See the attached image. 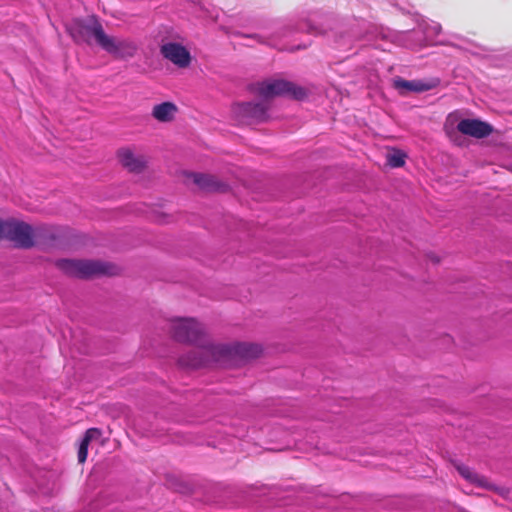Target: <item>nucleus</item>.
<instances>
[{
	"mask_svg": "<svg viewBox=\"0 0 512 512\" xmlns=\"http://www.w3.org/2000/svg\"><path fill=\"white\" fill-rule=\"evenodd\" d=\"M160 53L163 58L170 61L179 68H186L191 63L190 52L180 43H164L160 47Z\"/></svg>",
	"mask_w": 512,
	"mask_h": 512,
	"instance_id": "nucleus-7",
	"label": "nucleus"
},
{
	"mask_svg": "<svg viewBox=\"0 0 512 512\" xmlns=\"http://www.w3.org/2000/svg\"><path fill=\"white\" fill-rule=\"evenodd\" d=\"M67 31L76 43L90 44L94 39L100 47L107 35L101 23L94 16L86 19H74L67 25Z\"/></svg>",
	"mask_w": 512,
	"mask_h": 512,
	"instance_id": "nucleus-5",
	"label": "nucleus"
},
{
	"mask_svg": "<svg viewBox=\"0 0 512 512\" xmlns=\"http://www.w3.org/2000/svg\"><path fill=\"white\" fill-rule=\"evenodd\" d=\"M406 155L399 150H394L387 155V162L391 167H402L405 164Z\"/></svg>",
	"mask_w": 512,
	"mask_h": 512,
	"instance_id": "nucleus-17",
	"label": "nucleus"
},
{
	"mask_svg": "<svg viewBox=\"0 0 512 512\" xmlns=\"http://www.w3.org/2000/svg\"><path fill=\"white\" fill-rule=\"evenodd\" d=\"M308 46V44L298 45V46H291V47H282L281 49H285L288 51H296L298 49H304Z\"/></svg>",
	"mask_w": 512,
	"mask_h": 512,
	"instance_id": "nucleus-18",
	"label": "nucleus"
},
{
	"mask_svg": "<svg viewBox=\"0 0 512 512\" xmlns=\"http://www.w3.org/2000/svg\"><path fill=\"white\" fill-rule=\"evenodd\" d=\"M178 111L177 106L172 102L157 104L152 109V116L159 122H170Z\"/></svg>",
	"mask_w": 512,
	"mask_h": 512,
	"instance_id": "nucleus-15",
	"label": "nucleus"
},
{
	"mask_svg": "<svg viewBox=\"0 0 512 512\" xmlns=\"http://www.w3.org/2000/svg\"><path fill=\"white\" fill-rule=\"evenodd\" d=\"M393 87L401 95H406L409 92L421 93L431 90L435 87L431 82L423 80H405L401 77H396L393 80Z\"/></svg>",
	"mask_w": 512,
	"mask_h": 512,
	"instance_id": "nucleus-11",
	"label": "nucleus"
},
{
	"mask_svg": "<svg viewBox=\"0 0 512 512\" xmlns=\"http://www.w3.org/2000/svg\"><path fill=\"white\" fill-rule=\"evenodd\" d=\"M457 129L464 135L484 138L490 135L492 128L489 124L476 119H463L457 124Z\"/></svg>",
	"mask_w": 512,
	"mask_h": 512,
	"instance_id": "nucleus-10",
	"label": "nucleus"
},
{
	"mask_svg": "<svg viewBox=\"0 0 512 512\" xmlns=\"http://www.w3.org/2000/svg\"><path fill=\"white\" fill-rule=\"evenodd\" d=\"M101 436V432L97 428H90L86 431L78 450V461L80 463H83L87 458V451H88V445L89 443L94 440L98 439Z\"/></svg>",
	"mask_w": 512,
	"mask_h": 512,
	"instance_id": "nucleus-16",
	"label": "nucleus"
},
{
	"mask_svg": "<svg viewBox=\"0 0 512 512\" xmlns=\"http://www.w3.org/2000/svg\"><path fill=\"white\" fill-rule=\"evenodd\" d=\"M56 266L65 274L77 278H89L99 275H115L118 268L108 262L94 260L60 259Z\"/></svg>",
	"mask_w": 512,
	"mask_h": 512,
	"instance_id": "nucleus-4",
	"label": "nucleus"
},
{
	"mask_svg": "<svg viewBox=\"0 0 512 512\" xmlns=\"http://www.w3.org/2000/svg\"><path fill=\"white\" fill-rule=\"evenodd\" d=\"M121 164L131 172H140L146 164L143 156L134 154L130 149H121L118 152Z\"/></svg>",
	"mask_w": 512,
	"mask_h": 512,
	"instance_id": "nucleus-13",
	"label": "nucleus"
},
{
	"mask_svg": "<svg viewBox=\"0 0 512 512\" xmlns=\"http://www.w3.org/2000/svg\"><path fill=\"white\" fill-rule=\"evenodd\" d=\"M170 331L172 337L178 341L183 343H192L197 345V347L188 353L187 355H183L179 362L181 365L194 368L193 366L186 365L182 363V360L185 359H193L194 357H203L206 358L207 355L200 354V351L203 347L210 345L211 343L204 344L202 340L204 336L203 327L194 319V318H176L171 321Z\"/></svg>",
	"mask_w": 512,
	"mask_h": 512,
	"instance_id": "nucleus-3",
	"label": "nucleus"
},
{
	"mask_svg": "<svg viewBox=\"0 0 512 512\" xmlns=\"http://www.w3.org/2000/svg\"><path fill=\"white\" fill-rule=\"evenodd\" d=\"M254 90L264 100L275 96H289L296 100H302L307 96V91L303 87L278 79L257 83L254 86ZM233 111L241 121L247 123L262 122L268 117L266 101L239 103L234 106Z\"/></svg>",
	"mask_w": 512,
	"mask_h": 512,
	"instance_id": "nucleus-1",
	"label": "nucleus"
},
{
	"mask_svg": "<svg viewBox=\"0 0 512 512\" xmlns=\"http://www.w3.org/2000/svg\"><path fill=\"white\" fill-rule=\"evenodd\" d=\"M2 238L21 248H30L34 244L33 229L24 222L0 220V239Z\"/></svg>",
	"mask_w": 512,
	"mask_h": 512,
	"instance_id": "nucleus-6",
	"label": "nucleus"
},
{
	"mask_svg": "<svg viewBox=\"0 0 512 512\" xmlns=\"http://www.w3.org/2000/svg\"><path fill=\"white\" fill-rule=\"evenodd\" d=\"M262 353L261 346L253 343H235L233 345L226 344H210L203 347L200 354L207 355L206 358L194 357L193 359H183L182 363L193 367L208 366L212 363H221L233 357L243 359L256 358Z\"/></svg>",
	"mask_w": 512,
	"mask_h": 512,
	"instance_id": "nucleus-2",
	"label": "nucleus"
},
{
	"mask_svg": "<svg viewBox=\"0 0 512 512\" xmlns=\"http://www.w3.org/2000/svg\"><path fill=\"white\" fill-rule=\"evenodd\" d=\"M189 178L202 190L224 192L228 189L226 183L219 181L216 177L209 174L191 173L189 174Z\"/></svg>",
	"mask_w": 512,
	"mask_h": 512,
	"instance_id": "nucleus-12",
	"label": "nucleus"
},
{
	"mask_svg": "<svg viewBox=\"0 0 512 512\" xmlns=\"http://www.w3.org/2000/svg\"><path fill=\"white\" fill-rule=\"evenodd\" d=\"M456 469L459 474L468 482L487 490L495 489L494 485L491 484L486 477L474 472L470 467L463 464H458L456 465Z\"/></svg>",
	"mask_w": 512,
	"mask_h": 512,
	"instance_id": "nucleus-14",
	"label": "nucleus"
},
{
	"mask_svg": "<svg viewBox=\"0 0 512 512\" xmlns=\"http://www.w3.org/2000/svg\"><path fill=\"white\" fill-rule=\"evenodd\" d=\"M101 48L119 58H130L137 52V45L133 41L109 35H106Z\"/></svg>",
	"mask_w": 512,
	"mask_h": 512,
	"instance_id": "nucleus-8",
	"label": "nucleus"
},
{
	"mask_svg": "<svg viewBox=\"0 0 512 512\" xmlns=\"http://www.w3.org/2000/svg\"><path fill=\"white\" fill-rule=\"evenodd\" d=\"M440 30L441 26L438 23H433L431 25L425 23L420 24L417 29L406 32L405 36L413 40V42L409 44V47L414 48L425 45L434 36L438 35Z\"/></svg>",
	"mask_w": 512,
	"mask_h": 512,
	"instance_id": "nucleus-9",
	"label": "nucleus"
}]
</instances>
